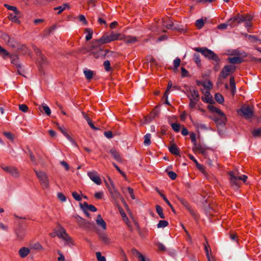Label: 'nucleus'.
<instances>
[{"label": "nucleus", "mask_w": 261, "mask_h": 261, "mask_svg": "<svg viewBox=\"0 0 261 261\" xmlns=\"http://www.w3.org/2000/svg\"><path fill=\"white\" fill-rule=\"evenodd\" d=\"M155 208H156V213H158V214L159 215L160 217L162 219H164L165 216L163 213V210L162 207L159 205H156L155 206Z\"/></svg>", "instance_id": "c9c22d12"}, {"label": "nucleus", "mask_w": 261, "mask_h": 261, "mask_svg": "<svg viewBox=\"0 0 261 261\" xmlns=\"http://www.w3.org/2000/svg\"><path fill=\"white\" fill-rule=\"evenodd\" d=\"M144 144L146 146H149L151 143L150 138L151 135L150 134H147L144 136Z\"/></svg>", "instance_id": "58836bf2"}, {"label": "nucleus", "mask_w": 261, "mask_h": 261, "mask_svg": "<svg viewBox=\"0 0 261 261\" xmlns=\"http://www.w3.org/2000/svg\"><path fill=\"white\" fill-rule=\"evenodd\" d=\"M121 34L114 33L112 32L110 34H106L99 39L94 40V45H101L103 44L109 43L112 41L120 40Z\"/></svg>", "instance_id": "f257e3e1"}, {"label": "nucleus", "mask_w": 261, "mask_h": 261, "mask_svg": "<svg viewBox=\"0 0 261 261\" xmlns=\"http://www.w3.org/2000/svg\"><path fill=\"white\" fill-rule=\"evenodd\" d=\"M208 109L212 113H216L221 117V120L224 122L226 120V117L224 113L220 109L217 108L214 106L210 105L207 106Z\"/></svg>", "instance_id": "1a4fd4ad"}, {"label": "nucleus", "mask_w": 261, "mask_h": 261, "mask_svg": "<svg viewBox=\"0 0 261 261\" xmlns=\"http://www.w3.org/2000/svg\"><path fill=\"white\" fill-rule=\"evenodd\" d=\"M162 24L167 29H173V21L169 18H165L163 19Z\"/></svg>", "instance_id": "6ab92c4d"}, {"label": "nucleus", "mask_w": 261, "mask_h": 261, "mask_svg": "<svg viewBox=\"0 0 261 261\" xmlns=\"http://www.w3.org/2000/svg\"><path fill=\"white\" fill-rule=\"evenodd\" d=\"M193 60L198 66L201 65V60L199 54H195L194 55Z\"/></svg>", "instance_id": "a19ab883"}, {"label": "nucleus", "mask_w": 261, "mask_h": 261, "mask_svg": "<svg viewBox=\"0 0 261 261\" xmlns=\"http://www.w3.org/2000/svg\"><path fill=\"white\" fill-rule=\"evenodd\" d=\"M96 224L102 228V229L106 230L107 229V224L103 219L102 218L100 215H98L96 220Z\"/></svg>", "instance_id": "aec40b11"}, {"label": "nucleus", "mask_w": 261, "mask_h": 261, "mask_svg": "<svg viewBox=\"0 0 261 261\" xmlns=\"http://www.w3.org/2000/svg\"><path fill=\"white\" fill-rule=\"evenodd\" d=\"M104 182L109 191H110V189L115 186L114 182L110 177H108V181L105 180Z\"/></svg>", "instance_id": "7c9ffc66"}, {"label": "nucleus", "mask_w": 261, "mask_h": 261, "mask_svg": "<svg viewBox=\"0 0 261 261\" xmlns=\"http://www.w3.org/2000/svg\"><path fill=\"white\" fill-rule=\"evenodd\" d=\"M172 87V82L171 81H169L168 83V86H167V89L164 93V96H166V97H167L168 96V95L169 94V91L170 90V89L171 88V87Z\"/></svg>", "instance_id": "4d7b16f0"}, {"label": "nucleus", "mask_w": 261, "mask_h": 261, "mask_svg": "<svg viewBox=\"0 0 261 261\" xmlns=\"http://www.w3.org/2000/svg\"><path fill=\"white\" fill-rule=\"evenodd\" d=\"M119 212L122 217L123 218V220L126 223L127 225H128V219L126 217V215L124 211L122 208H121L120 210H119Z\"/></svg>", "instance_id": "8fccbe9b"}, {"label": "nucleus", "mask_w": 261, "mask_h": 261, "mask_svg": "<svg viewBox=\"0 0 261 261\" xmlns=\"http://www.w3.org/2000/svg\"><path fill=\"white\" fill-rule=\"evenodd\" d=\"M172 128L176 132L180 130L181 125L179 123H174L171 124Z\"/></svg>", "instance_id": "de8ad7c7"}, {"label": "nucleus", "mask_w": 261, "mask_h": 261, "mask_svg": "<svg viewBox=\"0 0 261 261\" xmlns=\"http://www.w3.org/2000/svg\"><path fill=\"white\" fill-rule=\"evenodd\" d=\"M62 239L65 242V245L69 246L74 245L73 240L67 233L65 234Z\"/></svg>", "instance_id": "a878e982"}, {"label": "nucleus", "mask_w": 261, "mask_h": 261, "mask_svg": "<svg viewBox=\"0 0 261 261\" xmlns=\"http://www.w3.org/2000/svg\"><path fill=\"white\" fill-rule=\"evenodd\" d=\"M178 200L181 203V204L184 205L186 207H189L188 202L184 198L181 197H178Z\"/></svg>", "instance_id": "052dcab7"}, {"label": "nucleus", "mask_w": 261, "mask_h": 261, "mask_svg": "<svg viewBox=\"0 0 261 261\" xmlns=\"http://www.w3.org/2000/svg\"><path fill=\"white\" fill-rule=\"evenodd\" d=\"M88 175L91 180L97 185L101 184V179L99 176L98 173L96 171H91L88 172Z\"/></svg>", "instance_id": "9b49d317"}, {"label": "nucleus", "mask_w": 261, "mask_h": 261, "mask_svg": "<svg viewBox=\"0 0 261 261\" xmlns=\"http://www.w3.org/2000/svg\"><path fill=\"white\" fill-rule=\"evenodd\" d=\"M96 255L98 261H106V258L103 256H101L100 252L96 253Z\"/></svg>", "instance_id": "13d9d810"}, {"label": "nucleus", "mask_w": 261, "mask_h": 261, "mask_svg": "<svg viewBox=\"0 0 261 261\" xmlns=\"http://www.w3.org/2000/svg\"><path fill=\"white\" fill-rule=\"evenodd\" d=\"M110 153L112 155L113 157L117 161H121V157L119 154V153L115 150V149H111L110 150Z\"/></svg>", "instance_id": "f704fd0d"}, {"label": "nucleus", "mask_w": 261, "mask_h": 261, "mask_svg": "<svg viewBox=\"0 0 261 261\" xmlns=\"http://www.w3.org/2000/svg\"><path fill=\"white\" fill-rule=\"evenodd\" d=\"M236 69V67L234 65H226L225 66L221 72V76L225 79L229 74L233 73Z\"/></svg>", "instance_id": "423d86ee"}, {"label": "nucleus", "mask_w": 261, "mask_h": 261, "mask_svg": "<svg viewBox=\"0 0 261 261\" xmlns=\"http://www.w3.org/2000/svg\"><path fill=\"white\" fill-rule=\"evenodd\" d=\"M252 134L254 137H258L260 136L261 135V128L253 130Z\"/></svg>", "instance_id": "bf43d9fd"}, {"label": "nucleus", "mask_w": 261, "mask_h": 261, "mask_svg": "<svg viewBox=\"0 0 261 261\" xmlns=\"http://www.w3.org/2000/svg\"><path fill=\"white\" fill-rule=\"evenodd\" d=\"M189 100H190L189 107L191 109L194 108L196 107L197 102L199 101V100H193V99H189Z\"/></svg>", "instance_id": "5fc2aeb1"}, {"label": "nucleus", "mask_w": 261, "mask_h": 261, "mask_svg": "<svg viewBox=\"0 0 261 261\" xmlns=\"http://www.w3.org/2000/svg\"><path fill=\"white\" fill-rule=\"evenodd\" d=\"M111 196L115 199H120L122 201L124 200L123 198L122 197L120 193L118 191L115 186L113 187L110 189L109 191Z\"/></svg>", "instance_id": "2eb2a0df"}, {"label": "nucleus", "mask_w": 261, "mask_h": 261, "mask_svg": "<svg viewBox=\"0 0 261 261\" xmlns=\"http://www.w3.org/2000/svg\"><path fill=\"white\" fill-rule=\"evenodd\" d=\"M2 38L7 44L9 42L11 37L6 34H3L2 35Z\"/></svg>", "instance_id": "6e6d98bb"}, {"label": "nucleus", "mask_w": 261, "mask_h": 261, "mask_svg": "<svg viewBox=\"0 0 261 261\" xmlns=\"http://www.w3.org/2000/svg\"><path fill=\"white\" fill-rule=\"evenodd\" d=\"M7 45L12 48L18 47V43L13 38H11Z\"/></svg>", "instance_id": "473e14b6"}, {"label": "nucleus", "mask_w": 261, "mask_h": 261, "mask_svg": "<svg viewBox=\"0 0 261 261\" xmlns=\"http://www.w3.org/2000/svg\"><path fill=\"white\" fill-rule=\"evenodd\" d=\"M230 90L232 94H234L236 92V85L234 79L233 77H231L229 80Z\"/></svg>", "instance_id": "72a5a7b5"}, {"label": "nucleus", "mask_w": 261, "mask_h": 261, "mask_svg": "<svg viewBox=\"0 0 261 261\" xmlns=\"http://www.w3.org/2000/svg\"><path fill=\"white\" fill-rule=\"evenodd\" d=\"M4 7H6L8 10L13 11L14 13L16 14H20V12L15 6H12L8 4H5Z\"/></svg>", "instance_id": "4c0bfd02"}, {"label": "nucleus", "mask_w": 261, "mask_h": 261, "mask_svg": "<svg viewBox=\"0 0 261 261\" xmlns=\"http://www.w3.org/2000/svg\"><path fill=\"white\" fill-rule=\"evenodd\" d=\"M85 32L87 33L86 36V40L87 41L90 40L92 38L93 34V30L90 28H86L85 30Z\"/></svg>", "instance_id": "c756f323"}, {"label": "nucleus", "mask_w": 261, "mask_h": 261, "mask_svg": "<svg viewBox=\"0 0 261 261\" xmlns=\"http://www.w3.org/2000/svg\"><path fill=\"white\" fill-rule=\"evenodd\" d=\"M169 150L172 154L176 155H180L179 149L175 144H171L169 147Z\"/></svg>", "instance_id": "b1692460"}, {"label": "nucleus", "mask_w": 261, "mask_h": 261, "mask_svg": "<svg viewBox=\"0 0 261 261\" xmlns=\"http://www.w3.org/2000/svg\"><path fill=\"white\" fill-rule=\"evenodd\" d=\"M98 235L99 236V239L105 244H109L111 243V240L109 238L107 234L105 232H97Z\"/></svg>", "instance_id": "dca6fc26"}, {"label": "nucleus", "mask_w": 261, "mask_h": 261, "mask_svg": "<svg viewBox=\"0 0 261 261\" xmlns=\"http://www.w3.org/2000/svg\"><path fill=\"white\" fill-rule=\"evenodd\" d=\"M229 175L230 176V182L232 186H235L236 187H239L240 185V179L239 178V176L238 175V173L236 171H230L229 172Z\"/></svg>", "instance_id": "39448f33"}, {"label": "nucleus", "mask_w": 261, "mask_h": 261, "mask_svg": "<svg viewBox=\"0 0 261 261\" xmlns=\"http://www.w3.org/2000/svg\"><path fill=\"white\" fill-rule=\"evenodd\" d=\"M126 44H133L138 41V38L136 36L130 35L122 36L121 34V39Z\"/></svg>", "instance_id": "f8f14e48"}, {"label": "nucleus", "mask_w": 261, "mask_h": 261, "mask_svg": "<svg viewBox=\"0 0 261 261\" xmlns=\"http://www.w3.org/2000/svg\"><path fill=\"white\" fill-rule=\"evenodd\" d=\"M36 175L43 189L49 188V179L46 173L40 170H35Z\"/></svg>", "instance_id": "7ed1b4c3"}, {"label": "nucleus", "mask_w": 261, "mask_h": 261, "mask_svg": "<svg viewBox=\"0 0 261 261\" xmlns=\"http://www.w3.org/2000/svg\"><path fill=\"white\" fill-rule=\"evenodd\" d=\"M35 51L36 54L39 57L40 63L42 65L47 64L48 63V62H47L46 58L43 55H42L41 54L39 49L38 48H35Z\"/></svg>", "instance_id": "4be33fe9"}, {"label": "nucleus", "mask_w": 261, "mask_h": 261, "mask_svg": "<svg viewBox=\"0 0 261 261\" xmlns=\"http://www.w3.org/2000/svg\"><path fill=\"white\" fill-rule=\"evenodd\" d=\"M9 58H10L12 64L15 65L17 68H20L21 67L19 63L18 56L17 55L11 54Z\"/></svg>", "instance_id": "412c9836"}, {"label": "nucleus", "mask_w": 261, "mask_h": 261, "mask_svg": "<svg viewBox=\"0 0 261 261\" xmlns=\"http://www.w3.org/2000/svg\"><path fill=\"white\" fill-rule=\"evenodd\" d=\"M103 66L106 71H110L111 70V64L109 60H107L104 62Z\"/></svg>", "instance_id": "09e8293b"}, {"label": "nucleus", "mask_w": 261, "mask_h": 261, "mask_svg": "<svg viewBox=\"0 0 261 261\" xmlns=\"http://www.w3.org/2000/svg\"><path fill=\"white\" fill-rule=\"evenodd\" d=\"M127 191L130 196V197L132 198V199H135V195H134V190L131 188L130 187H128L127 188Z\"/></svg>", "instance_id": "680f3d73"}, {"label": "nucleus", "mask_w": 261, "mask_h": 261, "mask_svg": "<svg viewBox=\"0 0 261 261\" xmlns=\"http://www.w3.org/2000/svg\"><path fill=\"white\" fill-rule=\"evenodd\" d=\"M4 135L9 139L13 140L14 136L10 132H4Z\"/></svg>", "instance_id": "774afa93"}, {"label": "nucleus", "mask_w": 261, "mask_h": 261, "mask_svg": "<svg viewBox=\"0 0 261 261\" xmlns=\"http://www.w3.org/2000/svg\"><path fill=\"white\" fill-rule=\"evenodd\" d=\"M79 20L80 21L83 22L85 25H87L88 24V22L86 19V17L83 15H81L79 16Z\"/></svg>", "instance_id": "338daca9"}, {"label": "nucleus", "mask_w": 261, "mask_h": 261, "mask_svg": "<svg viewBox=\"0 0 261 261\" xmlns=\"http://www.w3.org/2000/svg\"><path fill=\"white\" fill-rule=\"evenodd\" d=\"M169 224V223L166 220H160L157 225L158 228H164L167 226Z\"/></svg>", "instance_id": "ea45409f"}, {"label": "nucleus", "mask_w": 261, "mask_h": 261, "mask_svg": "<svg viewBox=\"0 0 261 261\" xmlns=\"http://www.w3.org/2000/svg\"><path fill=\"white\" fill-rule=\"evenodd\" d=\"M100 45H94V40L92 41V45L91 48V54L96 58H99L103 57L105 55L103 53V50L100 47Z\"/></svg>", "instance_id": "20e7f679"}, {"label": "nucleus", "mask_w": 261, "mask_h": 261, "mask_svg": "<svg viewBox=\"0 0 261 261\" xmlns=\"http://www.w3.org/2000/svg\"><path fill=\"white\" fill-rule=\"evenodd\" d=\"M240 111L246 118L251 117L253 114L252 109L248 106H242L240 109Z\"/></svg>", "instance_id": "9d476101"}, {"label": "nucleus", "mask_w": 261, "mask_h": 261, "mask_svg": "<svg viewBox=\"0 0 261 261\" xmlns=\"http://www.w3.org/2000/svg\"><path fill=\"white\" fill-rule=\"evenodd\" d=\"M30 252V249L27 247H22L19 250V254L21 258H24Z\"/></svg>", "instance_id": "393cba45"}, {"label": "nucleus", "mask_w": 261, "mask_h": 261, "mask_svg": "<svg viewBox=\"0 0 261 261\" xmlns=\"http://www.w3.org/2000/svg\"><path fill=\"white\" fill-rule=\"evenodd\" d=\"M19 110L24 113H26L28 112L29 110L28 107L24 104H21L19 105Z\"/></svg>", "instance_id": "3c124183"}, {"label": "nucleus", "mask_w": 261, "mask_h": 261, "mask_svg": "<svg viewBox=\"0 0 261 261\" xmlns=\"http://www.w3.org/2000/svg\"><path fill=\"white\" fill-rule=\"evenodd\" d=\"M57 196L58 199L62 202H64L66 200V197L62 193H59L57 195Z\"/></svg>", "instance_id": "0e129e2a"}, {"label": "nucleus", "mask_w": 261, "mask_h": 261, "mask_svg": "<svg viewBox=\"0 0 261 261\" xmlns=\"http://www.w3.org/2000/svg\"><path fill=\"white\" fill-rule=\"evenodd\" d=\"M187 96L189 99L199 100L200 96L197 90L189 88L187 89Z\"/></svg>", "instance_id": "6e6552de"}, {"label": "nucleus", "mask_w": 261, "mask_h": 261, "mask_svg": "<svg viewBox=\"0 0 261 261\" xmlns=\"http://www.w3.org/2000/svg\"><path fill=\"white\" fill-rule=\"evenodd\" d=\"M192 149L194 152H198L202 154H205L206 151V148L205 146L197 142L193 144Z\"/></svg>", "instance_id": "ddd939ff"}, {"label": "nucleus", "mask_w": 261, "mask_h": 261, "mask_svg": "<svg viewBox=\"0 0 261 261\" xmlns=\"http://www.w3.org/2000/svg\"><path fill=\"white\" fill-rule=\"evenodd\" d=\"M69 8H70V6H69V5L68 4L65 3V4H64L62 6L54 8V9L55 10H58L59 11L58 12V14H60L65 9H68Z\"/></svg>", "instance_id": "bb28decb"}, {"label": "nucleus", "mask_w": 261, "mask_h": 261, "mask_svg": "<svg viewBox=\"0 0 261 261\" xmlns=\"http://www.w3.org/2000/svg\"><path fill=\"white\" fill-rule=\"evenodd\" d=\"M40 111H42V110L44 111L46 114L48 116H49L51 114V111L49 108L45 103H43L41 106L39 108Z\"/></svg>", "instance_id": "c85d7f7f"}, {"label": "nucleus", "mask_w": 261, "mask_h": 261, "mask_svg": "<svg viewBox=\"0 0 261 261\" xmlns=\"http://www.w3.org/2000/svg\"><path fill=\"white\" fill-rule=\"evenodd\" d=\"M161 196L163 198L164 200L166 202V203L170 206V208H172V205L169 202V201L167 199L166 197L163 194L160 193Z\"/></svg>", "instance_id": "69168bd1"}, {"label": "nucleus", "mask_w": 261, "mask_h": 261, "mask_svg": "<svg viewBox=\"0 0 261 261\" xmlns=\"http://www.w3.org/2000/svg\"><path fill=\"white\" fill-rule=\"evenodd\" d=\"M194 49L197 52L201 53L202 55L209 59L213 60L216 62H218L219 61V58L217 55L212 50L208 49L206 47H195Z\"/></svg>", "instance_id": "f03ea898"}, {"label": "nucleus", "mask_w": 261, "mask_h": 261, "mask_svg": "<svg viewBox=\"0 0 261 261\" xmlns=\"http://www.w3.org/2000/svg\"><path fill=\"white\" fill-rule=\"evenodd\" d=\"M132 253L141 261H146L147 260V259H146L145 257L136 249H133Z\"/></svg>", "instance_id": "cd10ccee"}, {"label": "nucleus", "mask_w": 261, "mask_h": 261, "mask_svg": "<svg viewBox=\"0 0 261 261\" xmlns=\"http://www.w3.org/2000/svg\"><path fill=\"white\" fill-rule=\"evenodd\" d=\"M10 54L6 49L1 54V56L4 59L6 60L10 56Z\"/></svg>", "instance_id": "603ef678"}, {"label": "nucleus", "mask_w": 261, "mask_h": 261, "mask_svg": "<svg viewBox=\"0 0 261 261\" xmlns=\"http://www.w3.org/2000/svg\"><path fill=\"white\" fill-rule=\"evenodd\" d=\"M72 195L74 199L77 201H80L82 200V197L81 195L76 192H73L72 193Z\"/></svg>", "instance_id": "864d4df0"}, {"label": "nucleus", "mask_w": 261, "mask_h": 261, "mask_svg": "<svg viewBox=\"0 0 261 261\" xmlns=\"http://www.w3.org/2000/svg\"><path fill=\"white\" fill-rule=\"evenodd\" d=\"M84 75L86 77V78L90 80L93 77V71L89 69H85L84 71Z\"/></svg>", "instance_id": "2f4dec72"}, {"label": "nucleus", "mask_w": 261, "mask_h": 261, "mask_svg": "<svg viewBox=\"0 0 261 261\" xmlns=\"http://www.w3.org/2000/svg\"><path fill=\"white\" fill-rule=\"evenodd\" d=\"M227 60L231 64H240L243 61V59L238 56L228 58Z\"/></svg>", "instance_id": "5701e85b"}, {"label": "nucleus", "mask_w": 261, "mask_h": 261, "mask_svg": "<svg viewBox=\"0 0 261 261\" xmlns=\"http://www.w3.org/2000/svg\"><path fill=\"white\" fill-rule=\"evenodd\" d=\"M31 248L32 249L37 250H41L43 249L42 246L41 245V244L39 243H36L34 244H33L31 245Z\"/></svg>", "instance_id": "c03bdc74"}, {"label": "nucleus", "mask_w": 261, "mask_h": 261, "mask_svg": "<svg viewBox=\"0 0 261 261\" xmlns=\"http://www.w3.org/2000/svg\"><path fill=\"white\" fill-rule=\"evenodd\" d=\"M66 234L65 229L62 227H60L57 231V236L61 239Z\"/></svg>", "instance_id": "e433bc0d"}, {"label": "nucleus", "mask_w": 261, "mask_h": 261, "mask_svg": "<svg viewBox=\"0 0 261 261\" xmlns=\"http://www.w3.org/2000/svg\"><path fill=\"white\" fill-rule=\"evenodd\" d=\"M181 62V60L179 58H176L173 61V64H174V70H177L178 67L179 66Z\"/></svg>", "instance_id": "a18cd8bd"}, {"label": "nucleus", "mask_w": 261, "mask_h": 261, "mask_svg": "<svg viewBox=\"0 0 261 261\" xmlns=\"http://www.w3.org/2000/svg\"><path fill=\"white\" fill-rule=\"evenodd\" d=\"M1 167L6 172L10 173L13 176L17 177L19 175V172L17 169L14 167L6 166L4 165H1Z\"/></svg>", "instance_id": "0eeeda50"}, {"label": "nucleus", "mask_w": 261, "mask_h": 261, "mask_svg": "<svg viewBox=\"0 0 261 261\" xmlns=\"http://www.w3.org/2000/svg\"><path fill=\"white\" fill-rule=\"evenodd\" d=\"M247 17H249L248 15H238L236 17L230 18L228 20V24L229 25H232L231 23V21H237V24L240 23L242 22L247 20Z\"/></svg>", "instance_id": "4468645a"}, {"label": "nucleus", "mask_w": 261, "mask_h": 261, "mask_svg": "<svg viewBox=\"0 0 261 261\" xmlns=\"http://www.w3.org/2000/svg\"><path fill=\"white\" fill-rule=\"evenodd\" d=\"M203 93L204 96L201 97L202 101L206 103H212L213 101V99L208 90L206 89Z\"/></svg>", "instance_id": "f3484780"}, {"label": "nucleus", "mask_w": 261, "mask_h": 261, "mask_svg": "<svg viewBox=\"0 0 261 261\" xmlns=\"http://www.w3.org/2000/svg\"><path fill=\"white\" fill-rule=\"evenodd\" d=\"M216 100L219 103H222L224 102L223 96L219 93H216L215 95Z\"/></svg>", "instance_id": "79ce46f5"}, {"label": "nucleus", "mask_w": 261, "mask_h": 261, "mask_svg": "<svg viewBox=\"0 0 261 261\" xmlns=\"http://www.w3.org/2000/svg\"><path fill=\"white\" fill-rule=\"evenodd\" d=\"M76 221L78 222L81 226L84 227L86 226V221L81 217H76Z\"/></svg>", "instance_id": "37998d69"}, {"label": "nucleus", "mask_w": 261, "mask_h": 261, "mask_svg": "<svg viewBox=\"0 0 261 261\" xmlns=\"http://www.w3.org/2000/svg\"><path fill=\"white\" fill-rule=\"evenodd\" d=\"M20 14L9 13L8 15L9 19L13 22H15L17 24L20 23V20H19Z\"/></svg>", "instance_id": "a211bd4d"}, {"label": "nucleus", "mask_w": 261, "mask_h": 261, "mask_svg": "<svg viewBox=\"0 0 261 261\" xmlns=\"http://www.w3.org/2000/svg\"><path fill=\"white\" fill-rule=\"evenodd\" d=\"M195 25L197 27L198 29L202 28L204 25V21L203 20L201 19H199L196 20L195 22Z\"/></svg>", "instance_id": "49530a36"}, {"label": "nucleus", "mask_w": 261, "mask_h": 261, "mask_svg": "<svg viewBox=\"0 0 261 261\" xmlns=\"http://www.w3.org/2000/svg\"><path fill=\"white\" fill-rule=\"evenodd\" d=\"M168 175L169 176V177L172 180L175 179L177 177L176 174L173 171L168 172Z\"/></svg>", "instance_id": "e2e57ef3"}]
</instances>
